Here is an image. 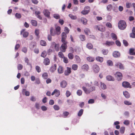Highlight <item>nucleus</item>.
<instances>
[{
    "label": "nucleus",
    "mask_w": 135,
    "mask_h": 135,
    "mask_svg": "<svg viewBox=\"0 0 135 135\" xmlns=\"http://www.w3.org/2000/svg\"><path fill=\"white\" fill-rule=\"evenodd\" d=\"M83 109H81L78 112V116L80 117L83 114Z\"/></svg>",
    "instance_id": "49"
},
{
    "label": "nucleus",
    "mask_w": 135,
    "mask_h": 135,
    "mask_svg": "<svg viewBox=\"0 0 135 135\" xmlns=\"http://www.w3.org/2000/svg\"><path fill=\"white\" fill-rule=\"evenodd\" d=\"M71 68H70L67 67L66 70L64 73V75H68L71 72Z\"/></svg>",
    "instance_id": "13"
},
{
    "label": "nucleus",
    "mask_w": 135,
    "mask_h": 135,
    "mask_svg": "<svg viewBox=\"0 0 135 135\" xmlns=\"http://www.w3.org/2000/svg\"><path fill=\"white\" fill-rule=\"evenodd\" d=\"M31 23L32 25L33 26H36L37 25V21L34 20H32L31 21Z\"/></svg>",
    "instance_id": "36"
},
{
    "label": "nucleus",
    "mask_w": 135,
    "mask_h": 135,
    "mask_svg": "<svg viewBox=\"0 0 135 135\" xmlns=\"http://www.w3.org/2000/svg\"><path fill=\"white\" fill-rule=\"evenodd\" d=\"M103 45L107 46H112L114 44V42L112 41H107L105 43L103 44Z\"/></svg>",
    "instance_id": "14"
},
{
    "label": "nucleus",
    "mask_w": 135,
    "mask_h": 135,
    "mask_svg": "<svg viewBox=\"0 0 135 135\" xmlns=\"http://www.w3.org/2000/svg\"><path fill=\"white\" fill-rule=\"evenodd\" d=\"M112 5L111 4L108 5L107 7V9L108 11H110L112 9Z\"/></svg>",
    "instance_id": "44"
},
{
    "label": "nucleus",
    "mask_w": 135,
    "mask_h": 135,
    "mask_svg": "<svg viewBox=\"0 0 135 135\" xmlns=\"http://www.w3.org/2000/svg\"><path fill=\"white\" fill-rule=\"evenodd\" d=\"M43 13L44 15L47 17L49 18L50 17V12L48 10L44 9L43 11Z\"/></svg>",
    "instance_id": "17"
},
{
    "label": "nucleus",
    "mask_w": 135,
    "mask_h": 135,
    "mask_svg": "<svg viewBox=\"0 0 135 135\" xmlns=\"http://www.w3.org/2000/svg\"><path fill=\"white\" fill-rule=\"evenodd\" d=\"M111 37L114 40H115L117 39V37L116 34L114 33H112L111 34Z\"/></svg>",
    "instance_id": "34"
},
{
    "label": "nucleus",
    "mask_w": 135,
    "mask_h": 135,
    "mask_svg": "<svg viewBox=\"0 0 135 135\" xmlns=\"http://www.w3.org/2000/svg\"><path fill=\"white\" fill-rule=\"evenodd\" d=\"M51 46H54V48L57 51H59V44H56L55 42H53L52 43Z\"/></svg>",
    "instance_id": "16"
},
{
    "label": "nucleus",
    "mask_w": 135,
    "mask_h": 135,
    "mask_svg": "<svg viewBox=\"0 0 135 135\" xmlns=\"http://www.w3.org/2000/svg\"><path fill=\"white\" fill-rule=\"evenodd\" d=\"M134 48H132L129 49V53L131 55H135V52L134 51Z\"/></svg>",
    "instance_id": "24"
},
{
    "label": "nucleus",
    "mask_w": 135,
    "mask_h": 135,
    "mask_svg": "<svg viewBox=\"0 0 135 135\" xmlns=\"http://www.w3.org/2000/svg\"><path fill=\"white\" fill-rule=\"evenodd\" d=\"M56 31V35H58L60 34L61 33V28L60 26H57L55 28Z\"/></svg>",
    "instance_id": "23"
},
{
    "label": "nucleus",
    "mask_w": 135,
    "mask_h": 135,
    "mask_svg": "<svg viewBox=\"0 0 135 135\" xmlns=\"http://www.w3.org/2000/svg\"><path fill=\"white\" fill-rule=\"evenodd\" d=\"M47 55L46 52V51H44L42 53L41 56L44 58L46 57Z\"/></svg>",
    "instance_id": "48"
},
{
    "label": "nucleus",
    "mask_w": 135,
    "mask_h": 135,
    "mask_svg": "<svg viewBox=\"0 0 135 135\" xmlns=\"http://www.w3.org/2000/svg\"><path fill=\"white\" fill-rule=\"evenodd\" d=\"M35 14L36 16L40 20L42 19V17L40 15L41 12L39 11H36L35 12Z\"/></svg>",
    "instance_id": "15"
},
{
    "label": "nucleus",
    "mask_w": 135,
    "mask_h": 135,
    "mask_svg": "<svg viewBox=\"0 0 135 135\" xmlns=\"http://www.w3.org/2000/svg\"><path fill=\"white\" fill-rule=\"evenodd\" d=\"M17 68L18 70H20L22 69L23 66L21 64H19L18 65Z\"/></svg>",
    "instance_id": "63"
},
{
    "label": "nucleus",
    "mask_w": 135,
    "mask_h": 135,
    "mask_svg": "<svg viewBox=\"0 0 135 135\" xmlns=\"http://www.w3.org/2000/svg\"><path fill=\"white\" fill-rule=\"evenodd\" d=\"M58 72L59 74H62L63 72V67L61 66L59 67L57 69Z\"/></svg>",
    "instance_id": "25"
},
{
    "label": "nucleus",
    "mask_w": 135,
    "mask_h": 135,
    "mask_svg": "<svg viewBox=\"0 0 135 135\" xmlns=\"http://www.w3.org/2000/svg\"><path fill=\"white\" fill-rule=\"evenodd\" d=\"M69 17L73 20H75L77 18V17L75 16H74L71 14L69 15Z\"/></svg>",
    "instance_id": "52"
},
{
    "label": "nucleus",
    "mask_w": 135,
    "mask_h": 135,
    "mask_svg": "<svg viewBox=\"0 0 135 135\" xmlns=\"http://www.w3.org/2000/svg\"><path fill=\"white\" fill-rule=\"evenodd\" d=\"M130 36L132 38H135V33L132 32L130 34Z\"/></svg>",
    "instance_id": "64"
},
{
    "label": "nucleus",
    "mask_w": 135,
    "mask_h": 135,
    "mask_svg": "<svg viewBox=\"0 0 135 135\" xmlns=\"http://www.w3.org/2000/svg\"><path fill=\"white\" fill-rule=\"evenodd\" d=\"M74 58L77 63H80L81 61V59L79 56L76 55H75Z\"/></svg>",
    "instance_id": "29"
},
{
    "label": "nucleus",
    "mask_w": 135,
    "mask_h": 135,
    "mask_svg": "<svg viewBox=\"0 0 135 135\" xmlns=\"http://www.w3.org/2000/svg\"><path fill=\"white\" fill-rule=\"evenodd\" d=\"M68 57L70 59L72 60L74 58V56L72 53H69L68 54Z\"/></svg>",
    "instance_id": "37"
},
{
    "label": "nucleus",
    "mask_w": 135,
    "mask_h": 135,
    "mask_svg": "<svg viewBox=\"0 0 135 135\" xmlns=\"http://www.w3.org/2000/svg\"><path fill=\"white\" fill-rule=\"evenodd\" d=\"M78 65L76 64H73L72 66V68L74 70H76L78 68Z\"/></svg>",
    "instance_id": "41"
},
{
    "label": "nucleus",
    "mask_w": 135,
    "mask_h": 135,
    "mask_svg": "<svg viewBox=\"0 0 135 135\" xmlns=\"http://www.w3.org/2000/svg\"><path fill=\"white\" fill-rule=\"evenodd\" d=\"M36 46V44L35 43H31L30 45V48L31 49H33Z\"/></svg>",
    "instance_id": "46"
},
{
    "label": "nucleus",
    "mask_w": 135,
    "mask_h": 135,
    "mask_svg": "<svg viewBox=\"0 0 135 135\" xmlns=\"http://www.w3.org/2000/svg\"><path fill=\"white\" fill-rule=\"evenodd\" d=\"M54 18L56 19H58L60 18V16L58 14H55L54 15Z\"/></svg>",
    "instance_id": "59"
},
{
    "label": "nucleus",
    "mask_w": 135,
    "mask_h": 135,
    "mask_svg": "<svg viewBox=\"0 0 135 135\" xmlns=\"http://www.w3.org/2000/svg\"><path fill=\"white\" fill-rule=\"evenodd\" d=\"M81 22L84 25L86 24L87 20L85 18L83 17L81 19Z\"/></svg>",
    "instance_id": "27"
},
{
    "label": "nucleus",
    "mask_w": 135,
    "mask_h": 135,
    "mask_svg": "<svg viewBox=\"0 0 135 135\" xmlns=\"http://www.w3.org/2000/svg\"><path fill=\"white\" fill-rule=\"evenodd\" d=\"M118 26L119 29L124 30L126 28L127 26L126 23L124 21L120 20L119 22Z\"/></svg>",
    "instance_id": "2"
},
{
    "label": "nucleus",
    "mask_w": 135,
    "mask_h": 135,
    "mask_svg": "<svg viewBox=\"0 0 135 135\" xmlns=\"http://www.w3.org/2000/svg\"><path fill=\"white\" fill-rule=\"evenodd\" d=\"M22 93L23 94L24 93L26 96H29L30 95V93L29 91H27L25 89L22 90Z\"/></svg>",
    "instance_id": "28"
},
{
    "label": "nucleus",
    "mask_w": 135,
    "mask_h": 135,
    "mask_svg": "<svg viewBox=\"0 0 135 135\" xmlns=\"http://www.w3.org/2000/svg\"><path fill=\"white\" fill-rule=\"evenodd\" d=\"M95 27L96 29L101 32H104L105 31V27L102 25L96 26Z\"/></svg>",
    "instance_id": "7"
},
{
    "label": "nucleus",
    "mask_w": 135,
    "mask_h": 135,
    "mask_svg": "<svg viewBox=\"0 0 135 135\" xmlns=\"http://www.w3.org/2000/svg\"><path fill=\"white\" fill-rule=\"evenodd\" d=\"M42 76L43 78L44 79H46L48 77V74L47 73H44L42 75Z\"/></svg>",
    "instance_id": "32"
},
{
    "label": "nucleus",
    "mask_w": 135,
    "mask_h": 135,
    "mask_svg": "<svg viewBox=\"0 0 135 135\" xmlns=\"http://www.w3.org/2000/svg\"><path fill=\"white\" fill-rule=\"evenodd\" d=\"M106 26L107 27L110 28H112V25L111 24L110 22H107L106 24Z\"/></svg>",
    "instance_id": "60"
},
{
    "label": "nucleus",
    "mask_w": 135,
    "mask_h": 135,
    "mask_svg": "<svg viewBox=\"0 0 135 135\" xmlns=\"http://www.w3.org/2000/svg\"><path fill=\"white\" fill-rule=\"evenodd\" d=\"M43 63L45 65H49L50 63V60L48 58H46L44 59Z\"/></svg>",
    "instance_id": "21"
},
{
    "label": "nucleus",
    "mask_w": 135,
    "mask_h": 135,
    "mask_svg": "<svg viewBox=\"0 0 135 135\" xmlns=\"http://www.w3.org/2000/svg\"><path fill=\"white\" fill-rule=\"evenodd\" d=\"M115 76L118 81L121 80L122 79V74L120 72H116L115 74Z\"/></svg>",
    "instance_id": "4"
},
{
    "label": "nucleus",
    "mask_w": 135,
    "mask_h": 135,
    "mask_svg": "<svg viewBox=\"0 0 135 135\" xmlns=\"http://www.w3.org/2000/svg\"><path fill=\"white\" fill-rule=\"evenodd\" d=\"M113 55L115 57H120V54L118 51H114L113 53Z\"/></svg>",
    "instance_id": "19"
},
{
    "label": "nucleus",
    "mask_w": 135,
    "mask_h": 135,
    "mask_svg": "<svg viewBox=\"0 0 135 135\" xmlns=\"http://www.w3.org/2000/svg\"><path fill=\"white\" fill-rule=\"evenodd\" d=\"M55 94V96L56 97H58L60 94V92L59 90L55 89L51 94L52 95Z\"/></svg>",
    "instance_id": "12"
},
{
    "label": "nucleus",
    "mask_w": 135,
    "mask_h": 135,
    "mask_svg": "<svg viewBox=\"0 0 135 135\" xmlns=\"http://www.w3.org/2000/svg\"><path fill=\"white\" fill-rule=\"evenodd\" d=\"M123 43L126 46H127L128 45V42L125 40H123Z\"/></svg>",
    "instance_id": "62"
},
{
    "label": "nucleus",
    "mask_w": 135,
    "mask_h": 135,
    "mask_svg": "<svg viewBox=\"0 0 135 135\" xmlns=\"http://www.w3.org/2000/svg\"><path fill=\"white\" fill-rule=\"evenodd\" d=\"M87 60L89 62H93L94 61L95 59L93 57H88L87 58Z\"/></svg>",
    "instance_id": "39"
},
{
    "label": "nucleus",
    "mask_w": 135,
    "mask_h": 135,
    "mask_svg": "<svg viewBox=\"0 0 135 135\" xmlns=\"http://www.w3.org/2000/svg\"><path fill=\"white\" fill-rule=\"evenodd\" d=\"M67 85L66 82L65 80H63L60 83V86L62 88H65Z\"/></svg>",
    "instance_id": "20"
},
{
    "label": "nucleus",
    "mask_w": 135,
    "mask_h": 135,
    "mask_svg": "<svg viewBox=\"0 0 135 135\" xmlns=\"http://www.w3.org/2000/svg\"><path fill=\"white\" fill-rule=\"evenodd\" d=\"M20 34L22 35L24 37L26 38L28 37L29 35L28 32L25 31V30L23 29L21 31Z\"/></svg>",
    "instance_id": "9"
},
{
    "label": "nucleus",
    "mask_w": 135,
    "mask_h": 135,
    "mask_svg": "<svg viewBox=\"0 0 135 135\" xmlns=\"http://www.w3.org/2000/svg\"><path fill=\"white\" fill-rule=\"evenodd\" d=\"M79 37L81 41H84L85 40L86 37L84 35H80Z\"/></svg>",
    "instance_id": "33"
},
{
    "label": "nucleus",
    "mask_w": 135,
    "mask_h": 135,
    "mask_svg": "<svg viewBox=\"0 0 135 135\" xmlns=\"http://www.w3.org/2000/svg\"><path fill=\"white\" fill-rule=\"evenodd\" d=\"M86 47L88 49H91L93 47V45L91 43H88L86 45Z\"/></svg>",
    "instance_id": "31"
},
{
    "label": "nucleus",
    "mask_w": 135,
    "mask_h": 135,
    "mask_svg": "<svg viewBox=\"0 0 135 135\" xmlns=\"http://www.w3.org/2000/svg\"><path fill=\"white\" fill-rule=\"evenodd\" d=\"M39 30L38 29H36L35 30V35L37 36H38L39 33Z\"/></svg>",
    "instance_id": "61"
},
{
    "label": "nucleus",
    "mask_w": 135,
    "mask_h": 135,
    "mask_svg": "<svg viewBox=\"0 0 135 135\" xmlns=\"http://www.w3.org/2000/svg\"><path fill=\"white\" fill-rule=\"evenodd\" d=\"M96 59L98 61L101 62L103 61V58L102 57H100L99 56H98L96 57Z\"/></svg>",
    "instance_id": "35"
},
{
    "label": "nucleus",
    "mask_w": 135,
    "mask_h": 135,
    "mask_svg": "<svg viewBox=\"0 0 135 135\" xmlns=\"http://www.w3.org/2000/svg\"><path fill=\"white\" fill-rule=\"evenodd\" d=\"M90 7L89 6L85 7L84 9L81 12V13L84 15H86L89 12Z\"/></svg>",
    "instance_id": "10"
},
{
    "label": "nucleus",
    "mask_w": 135,
    "mask_h": 135,
    "mask_svg": "<svg viewBox=\"0 0 135 135\" xmlns=\"http://www.w3.org/2000/svg\"><path fill=\"white\" fill-rule=\"evenodd\" d=\"M102 52L103 54L105 55L107 54L108 51V50L103 49L102 50Z\"/></svg>",
    "instance_id": "47"
},
{
    "label": "nucleus",
    "mask_w": 135,
    "mask_h": 135,
    "mask_svg": "<svg viewBox=\"0 0 135 135\" xmlns=\"http://www.w3.org/2000/svg\"><path fill=\"white\" fill-rule=\"evenodd\" d=\"M122 86L126 88H132V86L130 85V83L127 81H124L122 83Z\"/></svg>",
    "instance_id": "8"
},
{
    "label": "nucleus",
    "mask_w": 135,
    "mask_h": 135,
    "mask_svg": "<svg viewBox=\"0 0 135 135\" xmlns=\"http://www.w3.org/2000/svg\"><path fill=\"white\" fill-rule=\"evenodd\" d=\"M107 80L108 81H114V79L113 77L111 75H109L107 76L106 77Z\"/></svg>",
    "instance_id": "26"
},
{
    "label": "nucleus",
    "mask_w": 135,
    "mask_h": 135,
    "mask_svg": "<svg viewBox=\"0 0 135 135\" xmlns=\"http://www.w3.org/2000/svg\"><path fill=\"white\" fill-rule=\"evenodd\" d=\"M53 27H51L50 29V33L51 35L52 36H54L56 35V33L55 32H53Z\"/></svg>",
    "instance_id": "42"
},
{
    "label": "nucleus",
    "mask_w": 135,
    "mask_h": 135,
    "mask_svg": "<svg viewBox=\"0 0 135 135\" xmlns=\"http://www.w3.org/2000/svg\"><path fill=\"white\" fill-rule=\"evenodd\" d=\"M81 68L85 71H88L89 69V67L88 65L85 64L82 66Z\"/></svg>",
    "instance_id": "22"
},
{
    "label": "nucleus",
    "mask_w": 135,
    "mask_h": 135,
    "mask_svg": "<svg viewBox=\"0 0 135 135\" xmlns=\"http://www.w3.org/2000/svg\"><path fill=\"white\" fill-rule=\"evenodd\" d=\"M125 130V127H121L120 128V132L122 133L123 134L124 133V131Z\"/></svg>",
    "instance_id": "53"
},
{
    "label": "nucleus",
    "mask_w": 135,
    "mask_h": 135,
    "mask_svg": "<svg viewBox=\"0 0 135 135\" xmlns=\"http://www.w3.org/2000/svg\"><path fill=\"white\" fill-rule=\"evenodd\" d=\"M124 104L126 105H131L132 104V103L126 100L124 102Z\"/></svg>",
    "instance_id": "57"
},
{
    "label": "nucleus",
    "mask_w": 135,
    "mask_h": 135,
    "mask_svg": "<svg viewBox=\"0 0 135 135\" xmlns=\"http://www.w3.org/2000/svg\"><path fill=\"white\" fill-rule=\"evenodd\" d=\"M67 37V34L65 32H62L61 34V42H67L66 40Z\"/></svg>",
    "instance_id": "6"
},
{
    "label": "nucleus",
    "mask_w": 135,
    "mask_h": 135,
    "mask_svg": "<svg viewBox=\"0 0 135 135\" xmlns=\"http://www.w3.org/2000/svg\"><path fill=\"white\" fill-rule=\"evenodd\" d=\"M35 69L37 72L38 73L40 72L41 71L40 67L38 66H36Z\"/></svg>",
    "instance_id": "50"
},
{
    "label": "nucleus",
    "mask_w": 135,
    "mask_h": 135,
    "mask_svg": "<svg viewBox=\"0 0 135 135\" xmlns=\"http://www.w3.org/2000/svg\"><path fill=\"white\" fill-rule=\"evenodd\" d=\"M63 61L64 63L67 64L68 62V60L67 57H64L63 58Z\"/></svg>",
    "instance_id": "55"
},
{
    "label": "nucleus",
    "mask_w": 135,
    "mask_h": 135,
    "mask_svg": "<svg viewBox=\"0 0 135 135\" xmlns=\"http://www.w3.org/2000/svg\"><path fill=\"white\" fill-rule=\"evenodd\" d=\"M40 42V45L42 46H45L46 45V43L44 40H41Z\"/></svg>",
    "instance_id": "40"
},
{
    "label": "nucleus",
    "mask_w": 135,
    "mask_h": 135,
    "mask_svg": "<svg viewBox=\"0 0 135 135\" xmlns=\"http://www.w3.org/2000/svg\"><path fill=\"white\" fill-rule=\"evenodd\" d=\"M84 32L85 34L87 35H88L89 33H90V30L87 28H85L84 30Z\"/></svg>",
    "instance_id": "38"
},
{
    "label": "nucleus",
    "mask_w": 135,
    "mask_h": 135,
    "mask_svg": "<svg viewBox=\"0 0 135 135\" xmlns=\"http://www.w3.org/2000/svg\"><path fill=\"white\" fill-rule=\"evenodd\" d=\"M92 69L95 73H97L99 71L100 68L99 66L96 64H94L92 66Z\"/></svg>",
    "instance_id": "5"
},
{
    "label": "nucleus",
    "mask_w": 135,
    "mask_h": 135,
    "mask_svg": "<svg viewBox=\"0 0 135 135\" xmlns=\"http://www.w3.org/2000/svg\"><path fill=\"white\" fill-rule=\"evenodd\" d=\"M100 84V87L102 89H105L106 88V85L104 84L101 82Z\"/></svg>",
    "instance_id": "43"
},
{
    "label": "nucleus",
    "mask_w": 135,
    "mask_h": 135,
    "mask_svg": "<svg viewBox=\"0 0 135 135\" xmlns=\"http://www.w3.org/2000/svg\"><path fill=\"white\" fill-rule=\"evenodd\" d=\"M77 94L79 96H80L82 94V91L81 90H78L77 91Z\"/></svg>",
    "instance_id": "58"
},
{
    "label": "nucleus",
    "mask_w": 135,
    "mask_h": 135,
    "mask_svg": "<svg viewBox=\"0 0 135 135\" xmlns=\"http://www.w3.org/2000/svg\"><path fill=\"white\" fill-rule=\"evenodd\" d=\"M57 65L56 64H54L52 65L50 67L49 70L51 73H54L56 70V69Z\"/></svg>",
    "instance_id": "11"
},
{
    "label": "nucleus",
    "mask_w": 135,
    "mask_h": 135,
    "mask_svg": "<svg viewBox=\"0 0 135 135\" xmlns=\"http://www.w3.org/2000/svg\"><path fill=\"white\" fill-rule=\"evenodd\" d=\"M123 94L126 98H128L129 97L130 95L127 91H123Z\"/></svg>",
    "instance_id": "30"
},
{
    "label": "nucleus",
    "mask_w": 135,
    "mask_h": 135,
    "mask_svg": "<svg viewBox=\"0 0 135 135\" xmlns=\"http://www.w3.org/2000/svg\"><path fill=\"white\" fill-rule=\"evenodd\" d=\"M55 110H58L60 109L59 107L57 105H55L53 106Z\"/></svg>",
    "instance_id": "54"
},
{
    "label": "nucleus",
    "mask_w": 135,
    "mask_h": 135,
    "mask_svg": "<svg viewBox=\"0 0 135 135\" xmlns=\"http://www.w3.org/2000/svg\"><path fill=\"white\" fill-rule=\"evenodd\" d=\"M15 16L17 18H20L21 17V15L20 13H16L15 15Z\"/></svg>",
    "instance_id": "56"
},
{
    "label": "nucleus",
    "mask_w": 135,
    "mask_h": 135,
    "mask_svg": "<svg viewBox=\"0 0 135 135\" xmlns=\"http://www.w3.org/2000/svg\"><path fill=\"white\" fill-rule=\"evenodd\" d=\"M62 42V44L60 47V50L62 52H65L66 49L67 48V44L68 42Z\"/></svg>",
    "instance_id": "3"
},
{
    "label": "nucleus",
    "mask_w": 135,
    "mask_h": 135,
    "mask_svg": "<svg viewBox=\"0 0 135 135\" xmlns=\"http://www.w3.org/2000/svg\"><path fill=\"white\" fill-rule=\"evenodd\" d=\"M59 56L61 58H62L64 57V54L61 52H59L58 54Z\"/></svg>",
    "instance_id": "51"
},
{
    "label": "nucleus",
    "mask_w": 135,
    "mask_h": 135,
    "mask_svg": "<svg viewBox=\"0 0 135 135\" xmlns=\"http://www.w3.org/2000/svg\"><path fill=\"white\" fill-rule=\"evenodd\" d=\"M115 66L117 67H119V69H124L123 65L120 62H118L116 63L115 64Z\"/></svg>",
    "instance_id": "18"
},
{
    "label": "nucleus",
    "mask_w": 135,
    "mask_h": 135,
    "mask_svg": "<svg viewBox=\"0 0 135 135\" xmlns=\"http://www.w3.org/2000/svg\"><path fill=\"white\" fill-rule=\"evenodd\" d=\"M107 64L108 65L112 66L113 65V63L112 61L110 60H108L107 62Z\"/></svg>",
    "instance_id": "45"
},
{
    "label": "nucleus",
    "mask_w": 135,
    "mask_h": 135,
    "mask_svg": "<svg viewBox=\"0 0 135 135\" xmlns=\"http://www.w3.org/2000/svg\"><path fill=\"white\" fill-rule=\"evenodd\" d=\"M82 88L84 93L86 94H89L92 91L95 90V87L91 85L89 86L88 88H86L85 86H83Z\"/></svg>",
    "instance_id": "1"
}]
</instances>
